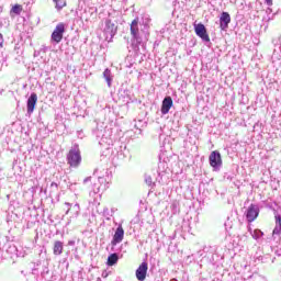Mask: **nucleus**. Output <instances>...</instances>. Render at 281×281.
<instances>
[{
  "label": "nucleus",
  "instance_id": "obj_1",
  "mask_svg": "<svg viewBox=\"0 0 281 281\" xmlns=\"http://www.w3.org/2000/svg\"><path fill=\"white\" fill-rule=\"evenodd\" d=\"M131 35L137 45H142L144 41H148L146 34L139 32V18H135L131 23Z\"/></svg>",
  "mask_w": 281,
  "mask_h": 281
},
{
  "label": "nucleus",
  "instance_id": "obj_2",
  "mask_svg": "<svg viewBox=\"0 0 281 281\" xmlns=\"http://www.w3.org/2000/svg\"><path fill=\"white\" fill-rule=\"evenodd\" d=\"M67 162L70 168H78L82 164V156L78 145H74L67 155Z\"/></svg>",
  "mask_w": 281,
  "mask_h": 281
},
{
  "label": "nucleus",
  "instance_id": "obj_3",
  "mask_svg": "<svg viewBox=\"0 0 281 281\" xmlns=\"http://www.w3.org/2000/svg\"><path fill=\"white\" fill-rule=\"evenodd\" d=\"M103 34L105 36V41H112L113 36L117 34V24L111 21V19H106L104 22Z\"/></svg>",
  "mask_w": 281,
  "mask_h": 281
},
{
  "label": "nucleus",
  "instance_id": "obj_4",
  "mask_svg": "<svg viewBox=\"0 0 281 281\" xmlns=\"http://www.w3.org/2000/svg\"><path fill=\"white\" fill-rule=\"evenodd\" d=\"M209 161L210 166L214 168V170H221V166H223V158L218 150H214L210 154Z\"/></svg>",
  "mask_w": 281,
  "mask_h": 281
},
{
  "label": "nucleus",
  "instance_id": "obj_5",
  "mask_svg": "<svg viewBox=\"0 0 281 281\" xmlns=\"http://www.w3.org/2000/svg\"><path fill=\"white\" fill-rule=\"evenodd\" d=\"M64 34H65V24L59 23L56 25L55 30L53 31V33L50 35V41L58 45V43H60V41H63Z\"/></svg>",
  "mask_w": 281,
  "mask_h": 281
},
{
  "label": "nucleus",
  "instance_id": "obj_6",
  "mask_svg": "<svg viewBox=\"0 0 281 281\" xmlns=\"http://www.w3.org/2000/svg\"><path fill=\"white\" fill-rule=\"evenodd\" d=\"M95 136L99 139L100 146H111V144H113V140L111 139V135L106 133V130H97Z\"/></svg>",
  "mask_w": 281,
  "mask_h": 281
},
{
  "label": "nucleus",
  "instance_id": "obj_7",
  "mask_svg": "<svg viewBox=\"0 0 281 281\" xmlns=\"http://www.w3.org/2000/svg\"><path fill=\"white\" fill-rule=\"evenodd\" d=\"M260 214V207L256 204H250L246 212V218L248 223H254L258 218V215Z\"/></svg>",
  "mask_w": 281,
  "mask_h": 281
},
{
  "label": "nucleus",
  "instance_id": "obj_8",
  "mask_svg": "<svg viewBox=\"0 0 281 281\" xmlns=\"http://www.w3.org/2000/svg\"><path fill=\"white\" fill-rule=\"evenodd\" d=\"M36 102H38V95L36 92H32L26 102V112L29 115L34 113V109H36Z\"/></svg>",
  "mask_w": 281,
  "mask_h": 281
},
{
  "label": "nucleus",
  "instance_id": "obj_9",
  "mask_svg": "<svg viewBox=\"0 0 281 281\" xmlns=\"http://www.w3.org/2000/svg\"><path fill=\"white\" fill-rule=\"evenodd\" d=\"M194 30H195L196 36L202 38L204 43H210V35L207 34V29H205V25L200 23L194 26Z\"/></svg>",
  "mask_w": 281,
  "mask_h": 281
},
{
  "label": "nucleus",
  "instance_id": "obj_10",
  "mask_svg": "<svg viewBox=\"0 0 281 281\" xmlns=\"http://www.w3.org/2000/svg\"><path fill=\"white\" fill-rule=\"evenodd\" d=\"M124 240V228L122 227V224H120L114 233L113 239L111 241L112 247H115L116 245H120Z\"/></svg>",
  "mask_w": 281,
  "mask_h": 281
},
{
  "label": "nucleus",
  "instance_id": "obj_11",
  "mask_svg": "<svg viewBox=\"0 0 281 281\" xmlns=\"http://www.w3.org/2000/svg\"><path fill=\"white\" fill-rule=\"evenodd\" d=\"M146 273H148V262L143 261L139 267L136 269V279L138 281L146 280Z\"/></svg>",
  "mask_w": 281,
  "mask_h": 281
},
{
  "label": "nucleus",
  "instance_id": "obj_12",
  "mask_svg": "<svg viewBox=\"0 0 281 281\" xmlns=\"http://www.w3.org/2000/svg\"><path fill=\"white\" fill-rule=\"evenodd\" d=\"M229 23H232V16L227 12H222L220 16V27L223 32H227L229 27Z\"/></svg>",
  "mask_w": 281,
  "mask_h": 281
},
{
  "label": "nucleus",
  "instance_id": "obj_13",
  "mask_svg": "<svg viewBox=\"0 0 281 281\" xmlns=\"http://www.w3.org/2000/svg\"><path fill=\"white\" fill-rule=\"evenodd\" d=\"M170 109H172V98L171 97H166L162 100V105H161V114L162 115H168L170 113Z\"/></svg>",
  "mask_w": 281,
  "mask_h": 281
},
{
  "label": "nucleus",
  "instance_id": "obj_14",
  "mask_svg": "<svg viewBox=\"0 0 281 281\" xmlns=\"http://www.w3.org/2000/svg\"><path fill=\"white\" fill-rule=\"evenodd\" d=\"M276 226L272 232V236H280L281 234V215H276Z\"/></svg>",
  "mask_w": 281,
  "mask_h": 281
},
{
  "label": "nucleus",
  "instance_id": "obj_15",
  "mask_svg": "<svg viewBox=\"0 0 281 281\" xmlns=\"http://www.w3.org/2000/svg\"><path fill=\"white\" fill-rule=\"evenodd\" d=\"M63 249H64L63 241L56 240V241L54 243V247H53V254H54V256H60V254H63Z\"/></svg>",
  "mask_w": 281,
  "mask_h": 281
},
{
  "label": "nucleus",
  "instance_id": "obj_16",
  "mask_svg": "<svg viewBox=\"0 0 281 281\" xmlns=\"http://www.w3.org/2000/svg\"><path fill=\"white\" fill-rule=\"evenodd\" d=\"M53 2L57 12H60L63 8H67V0H53Z\"/></svg>",
  "mask_w": 281,
  "mask_h": 281
},
{
  "label": "nucleus",
  "instance_id": "obj_17",
  "mask_svg": "<svg viewBox=\"0 0 281 281\" xmlns=\"http://www.w3.org/2000/svg\"><path fill=\"white\" fill-rule=\"evenodd\" d=\"M117 260H120V257H117V254H112L108 257V265L109 267H113V265H117Z\"/></svg>",
  "mask_w": 281,
  "mask_h": 281
},
{
  "label": "nucleus",
  "instance_id": "obj_18",
  "mask_svg": "<svg viewBox=\"0 0 281 281\" xmlns=\"http://www.w3.org/2000/svg\"><path fill=\"white\" fill-rule=\"evenodd\" d=\"M103 78L108 82V87H111V82H113V78L111 77V69L106 68L103 71Z\"/></svg>",
  "mask_w": 281,
  "mask_h": 281
},
{
  "label": "nucleus",
  "instance_id": "obj_19",
  "mask_svg": "<svg viewBox=\"0 0 281 281\" xmlns=\"http://www.w3.org/2000/svg\"><path fill=\"white\" fill-rule=\"evenodd\" d=\"M12 12L14 14H21V5H19V4L13 5L12 7Z\"/></svg>",
  "mask_w": 281,
  "mask_h": 281
},
{
  "label": "nucleus",
  "instance_id": "obj_20",
  "mask_svg": "<svg viewBox=\"0 0 281 281\" xmlns=\"http://www.w3.org/2000/svg\"><path fill=\"white\" fill-rule=\"evenodd\" d=\"M74 210H75V218H78V215L80 214V204H75Z\"/></svg>",
  "mask_w": 281,
  "mask_h": 281
},
{
  "label": "nucleus",
  "instance_id": "obj_21",
  "mask_svg": "<svg viewBox=\"0 0 281 281\" xmlns=\"http://www.w3.org/2000/svg\"><path fill=\"white\" fill-rule=\"evenodd\" d=\"M145 183H147V186H153V177L146 175L145 176Z\"/></svg>",
  "mask_w": 281,
  "mask_h": 281
},
{
  "label": "nucleus",
  "instance_id": "obj_22",
  "mask_svg": "<svg viewBox=\"0 0 281 281\" xmlns=\"http://www.w3.org/2000/svg\"><path fill=\"white\" fill-rule=\"evenodd\" d=\"M124 93L126 97L124 98L123 102H126V104H128V102H131V97L128 95L127 92H124Z\"/></svg>",
  "mask_w": 281,
  "mask_h": 281
},
{
  "label": "nucleus",
  "instance_id": "obj_23",
  "mask_svg": "<svg viewBox=\"0 0 281 281\" xmlns=\"http://www.w3.org/2000/svg\"><path fill=\"white\" fill-rule=\"evenodd\" d=\"M262 236V233L260 231H255L254 238H260Z\"/></svg>",
  "mask_w": 281,
  "mask_h": 281
},
{
  "label": "nucleus",
  "instance_id": "obj_24",
  "mask_svg": "<svg viewBox=\"0 0 281 281\" xmlns=\"http://www.w3.org/2000/svg\"><path fill=\"white\" fill-rule=\"evenodd\" d=\"M0 47H3V34L0 33Z\"/></svg>",
  "mask_w": 281,
  "mask_h": 281
},
{
  "label": "nucleus",
  "instance_id": "obj_25",
  "mask_svg": "<svg viewBox=\"0 0 281 281\" xmlns=\"http://www.w3.org/2000/svg\"><path fill=\"white\" fill-rule=\"evenodd\" d=\"M50 188H55L56 190H58V184L56 182H52Z\"/></svg>",
  "mask_w": 281,
  "mask_h": 281
},
{
  "label": "nucleus",
  "instance_id": "obj_26",
  "mask_svg": "<svg viewBox=\"0 0 281 281\" xmlns=\"http://www.w3.org/2000/svg\"><path fill=\"white\" fill-rule=\"evenodd\" d=\"M267 5H273V0H266Z\"/></svg>",
  "mask_w": 281,
  "mask_h": 281
},
{
  "label": "nucleus",
  "instance_id": "obj_27",
  "mask_svg": "<svg viewBox=\"0 0 281 281\" xmlns=\"http://www.w3.org/2000/svg\"><path fill=\"white\" fill-rule=\"evenodd\" d=\"M89 181H91V177L86 178V179L83 180V183H87V182H89Z\"/></svg>",
  "mask_w": 281,
  "mask_h": 281
},
{
  "label": "nucleus",
  "instance_id": "obj_28",
  "mask_svg": "<svg viewBox=\"0 0 281 281\" xmlns=\"http://www.w3.org/2000/svg\"><path fill=\"white\" fill-rule=\"evenodd\" d=\"M68 245L74 246V245H76V241L70 240V241H68Z\"/></svg>",
  "mask_w": 281,
  "mask_h": 281
},
{
  "label": "nucleus",
  "instance_id": "obj_29",
  "mask_svg": "<svg viewBox=\"0 0 281 281\" xmlns=\"http://www.w3.org/2000/svg\"><path fill=\"white\" fill-rule=\"evenodd\" d=\"M65 205H67L68 207H71V203L66 202Z\"/></svg>",
  "mask_w": 281,
  "mask_h": 281
},
{
  "label": "nucleus",
  "instance_id": "obj_30",
  "mask_svg": "<svg viewBox=\"0 0 281 281\" xmlns=\"http://www.w3.org/2000/svg\"><path fill=\"white\" fill-rule=\"evenodd\" d=\"M70 210H71V209H68V210L66 211V214H69Z\"/></svg>",
  "mask_w": 281,
  "mask_h": 281
},
{
  "label": "nucleus",
  "instance_id": "obj_31",
  "mask_svg": "<svg viewBox=\"0 0 281 281\" xmlns=\"http://www.w3.org/2000/svg\"><path fill=\"white\" fill-rule=\"evenodd\" d=\"M71 224V220H69L68 222H67V225H70Z\"/></svg>",
  "mask_w": 281,
  "mask_h": 281
}]
</instances>
